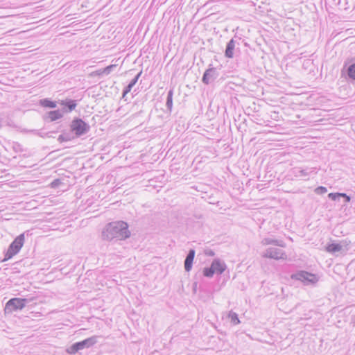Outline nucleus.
<instances>
[{"label": "nucleus", "instance_id": "f257e3e1", "mask_svg": "<svg viewBox=\"0 0 355 355\" xmlns=\"http://www.w3.org/2000/svg\"><path fill=\"white\" fill-rule=\"evenodd\" d=\"M130 236L128 225L126 222L119 220L108 223L102 232L101 236L107 241H123Z\"/></svg>", "mask_w": 355, "mask_h": 355}, {"label": "nucleus", "instance_id": "f03ea898", "mask_svg": "<svg viewBox=\"0 0 355 355\" xmlns=\"http://www.w3.org/2000/svg\"><path fill=\"white\" fill-rule=\"evenodd\" d=\"M98 338L97 336H93L82 341L76 342L67 349V352L69 354H74L80 350L91 347L98 342Z\"/></svg>", "mask_w": 355, "mask_h": 355}, {"label": "nucleus", "instance_id": "7ed1b4c3", "mask_svg": "<svg viewBox=\"0 0 355 355\" xmlns=\"http://www.w3.org/2000/svg\"><path fill=\"white\" fill-rule=\"evenodd\" d=\"M291 279L300 281L306 286L314 284L318 281L316 275L304 270H300L292 274Z\"/></svg>", "mask_w": 355, "mask_h": 355}, {"label": "nucleus", "instance_id": "20e7f679", "mask_svg": "<svg viewBox=\"0 0 355 355\" xmlns=\"http://www.w3.org/2000/svg\"><path fill=\"white\" fill-rule=\"evenodd\" d=\"M71 130L76 137H80L87 133L89 130V125L82 119L75 118L70 125Z\"/></svg>", "mask_w": 355, "mask_h": 355}, {"label": "nucleus", "instance_id": "39448f33", "mask_svg": "<svg viewBox=\"0 0 355 355\" xmlns=\"http://www.w3.org/2000/svg\"><path fill=\"white\" fill-rule=\"evenodd\" d=\"M30 302L31 299L27 298H12L6 304L5 310L9 312L21 310L26 306V304Z\"/></svg>", "mask_w": 355, "mask_h": 355}, {"label": "nucleus", "instance_id": "423d86ee", "mask_svg": "<svg viewBox=\"0 0 355 355\" xmlns=\"http://www.w3.org/2000/svg\"><path fill=\"white\" fill-rule=\"evenodd\" d=\"M320 168L317 167H295L292 169V175L297 178H306V180H309V177L311 173L317 174Z\"/></svg>", "mask_w": 355, "mask_h": 355}, {"label": "nucleus", "instance_id": "0eeeda50", "mask_svg": "<svg viewBox=\"0 0 355 355\" xmlns=\"http://www.w3.org/2000/svg\"><path fill=\"white\" fill-rule=\"evenodd\" d=\"M220 68L213 67L209 64V68L205 70L202 77V82L205 85H209L219 76Z\"/></svg>", "mask_w": 355, "mask_h": 355}, {"label": "nucleus", "instance_id": "6e6552de", "mask_svg": "<svg viewBox=\"0 0 355 355\" xmlns=\"http://www.w3.org/2000/svg\"><path fill=\"white\" fill-rule=\"evenodd\" d=\"M341 76L350 82H355V62L344 63L341 69Z\"/></svg>", "mask_w": 355, "mask_h": 355}, {"label": "nucleus", "instance_id": "1a4fd4ad", "mask_svg": "<svg viewBox=\"0 0 355 355\" xmlns=\"http://www.w3.org/2000/svg\"><path fill=\"white\" fill-rule=\"evenodd\" d=\"M263 257L278 259H286L287 256L284 250L278 248H270L263 254Z\"/></svg>", "mask_w": 355, "mask_h": 355}, {"label": "nucleus", "instance_id": "9d476101", "mask_svg": "<svg viewBox=\"0 0 355 355\" xmlns=\"http://www.w3.org/2000/svg\"><path fill=\"white\" fill-rule=\"evenodd\" d=\"M348 245H325V250L334 255L345 254L348 250Z\"/></svg>", "mask_w": 355, "mask_h": 355}, {"label": "nucleus", "instance_id": "9b49d317", "mask_svg": "<svg viewBox=\"0 0 355 355\" xmlns=\"http://www.w3.org/2000/svg\"><path fill=\"white\" fill-rule=\"evenodd\" d=\"M236 44L239 46V43L234 38H232L227 44L226 48L225 50V56L227 58H233L234 55V51L236 49H239L238 46L236 48Z\"/></svg>", "mask_w": 355, "mask_h": 355}, {"label": "nucleus", "instance_id": "f8f14e48", "mask_svg": "<svg viewBox=\"0 0 355 355\" xmlns=\"http://www.w3.org/2000/svg\"><path fill=\"white\" fill-rule=\"evenodd\" d=\"M59 103L64 106L62 110V112H71L77 106V103L76 100L67 98L65 100H62L59 102Z\"/></svg>", "mask_w": 355, "mask_h": 355}, {"label": "nucleus", "instance_id": "ddd939ff", "mask_svg": "<svg viewBox=\"0 0 355 355\" xmlns=\"http://www.w3.org/2000/svg\"><path fill=\"white\" fill-rule=\"evenodd\" d=\"M211 266H212L215 272L219 275L222 274L226 269L225 263L224 261L220 260L219 259H214Z\"/></svg>", "mask_w": 355, "mask_h": 355}, {"label": "nucleus", "instance_id": "4468645a", "mask_svg": "<svg viewBox=\"0 0 355 355\" xmlns=\"http://www.w3.org/2000/svg\"><path fill=\"white\" fill-rule=\"evenodd\" d=\"M195 257V250L193 249H191L184 260V269L187 272H189L192 268L193 261Z\"/></svg>", "mask_w": 355, "mask_h": 355}, {"label": "nucleus", "instance_id": "2eb2a0df", "mask_svg": "<svg viewBox=\"0 0 355 355\" xmlns=\"http://www.w3.org/2000/svg\"><path fill=\"white\" fill-rule=\"evenodd\" d=\"M22 246L23 245H9V248L5 254L3 261H8L14 255L17 254L20 251Z\"/></svg>", "mask_w": 355, "mask_h": 355}, {"label": "nucleus", "instance_id": "dca6fc26", "mask_svg": "<svg viewBox=\"0 0 355 355\" xmlns=\"http://www.w3.org/2000/svg\"><path fill=\"white\" fill-rule=\"evenodd\" d=\"M328 198L334 201L339 200L340 198H343L345 203L349 202L351 200L350 196L345 193H330L328 194Z\"/></svg>", "mask_w": 355, "mask_h": 355}, {"label": "nucleus", "instance_id": "f3484780", "mask_svg": "<svg viewBox=\"0 0 355 355\" xmlns=\"http://www.w3.org/2000/svg\"><path fill=\"white\" fill-rule=\"evenodd\" d=\"M63 113L64 112L60 110L50 111L47 112L46 118L49 119L50 121H55L61 119L63 116Z\"/></svg>", "mask_w": 355, "mask_h": 355}, {"label": "nucleus", "instance_id": "a211bd4d", "mask_svg": "<svg viewBox=\"0 0 355 355\" xmlns=\"http://www.w3.org/2000/svg\"><path fill=\"white\" fill-rule=\"evenodd\" d=\"M40 105L44 107L55 108L56 102L49 98H43L40 101Z\"/></svg>", "mask_w": 355, "mask_h": 355}, {"label": "nucleus", "instance_id": "6ab92c4d", "mask_svg": "<svg viewBox=\"0 0 355 355\" xmlns=\"http://www.w3.org/2000/svg\"><path fill=\"white\" fill-rule=\"evenodd\" d=\"M31 234H29V231L24 232L19 236H17L11 243L10 244H24L25 242V236L27 237L31 236Z\"/></svg>", "mask_w": 355, "mask_h": 355}, {"label": "nucleus", "instance_id": "aec40b11", "mask_svg": "<svg viewBox=\"0 0 355 355\" xmlns=\"http://www.w3.org/2000/svg\"><path fill=\"white\" fill-rule=\"evenodd\" d=\"M173 89H171L167 94L166 103V106L169 113L171 112L173 107Z\"/></svg>", "mask_w": 355, "mask_h": 355}, {"label": "nucleus", "instance_id": "412c9836", "mask_svg": "<svg viewBox=\"0 0 355 355\" xmlns=\"http://www.w3.org/2000/svg\"><path fill=\"white\" fill-rule=\"evenodd\" d=\"M228 317L230 318L231 322L233 324H238L240 323V320L239 319L237 313L235 312L230 311L228 314Z\"/></svg>", "mask_w": 355, "mask_h": 355}, {"label": "nucleus", "instance_id": "4be33fe9", "mask_svg": "<svg viewBox=\"0 0 355 355\" xmlns=\"http://www.w3.org/2000/svg\"><path fill=\"white\" fill-rule=\"evenodd\" d=\"M215 271L211 266L209 268H205L203 270V275L207 277H212Z\"/></svg>", "mask_w": 355, "mask_h": 355}, {"label": "nucleus", "instance_id": "5701e85b", "mask_svg": "<svg viewBox=\"0 0 355 355\" xmlns=\"http://www.w3.org/2000/svg\"><path fill=\"white\" fill-rule=\"evenodd\" d=\"M327 192V189L323 186H319L315 189V193L318 195H322Z\"/></svg>", "mask_w": 355, "mask_h": 355}, {"label": "nucleus", "instance_id": "b1692460", "mask_svg": "<svg viewBox=\"0 0 355 355\" xmlns=\"http://www.w3.org/2000/svg\"><path fill=\"white\" fill-rule=\"evenodd\" d=\"M116 64H110L105 68L103 69V72H104L105 75H109L114 68H116Z\"/></svg>", "mask_w": 355, "mask_h": 355}, {"label": "nucleus", "instance_id": "393cba45", "mask_svg": "<svg viewBox=\"0 0 355 355\" xmlns=\"http://www.w3.org/2000/svg\"><path fill=\"white\" fill-rule=\"evenodd\" d=\"M71 140V136L69 134L60 135L58 138V141L60 142L68 141Z\"/></svg>", "mask_w": 355, "mask_h": 355}, {"label": "nucleus", "instance_id": "a878e982", "mask_svg": "<svg viewBox=\"0 0 355 355\" xmlns=\"http://www.w3.org/2000/svg\"><path fill=\"white\" fill-rule=\"evenodd\" d=\"M142 73V71H141L140 72H139L135 76V78L129 83V85L132 86V87L136 85V83H137L139 78H140L141 75Z\"/></svg>", "mask_w": 355, "mask_h": 355}, {"label": "nucleus", "instance_id": "bb28decb", "mask_svg": "<svg viewBox=\"0 0 355 355\" xmlns=\"http://www.w3.org/2000/svg\"><path fill=\"white\" fill-rule=\"evenodd\" d=\"M132 89V87L128 85L127 86H125L124 87V89H123V92H122V98L126 101V99L125 98V96L131 91V89Z\"/></svg>", "mask_w": 355, "mask_h": 355}, {"label": "nucleus", "instance_id": "cd10ccee", "mask_svg": "<svg viewBox=\"0 0 355 355\" xmlns=\"http://www.w3.org/2000/svg\"><path fill=\"white\" fill-rule=\"evenodd\" d=\"M263 244L270 245V244H279V243L276 240H274L270 238H266V239H265V243Z\"/></svg>", "mask_w": 355, "mask_h": 355}, {"label": "nucleus", "instance_id": "c85d7f7f", "mask_svg": "<svg viewBox=\"0 0 355 355\" xmlns=\"http://www.w3.org/2000/svg\"><path fill=\"white\" fill-rule=\"evenodd\" d=\"M103 71V69H98L96 70L94 73L97 76H103V75H105L104 72L102 71Z\"/></svg>", "mask_w": 355, "mask_h": 355}, {"label": "nucleus", "instance_id": "c756f323", "mask_svg": "<svg viewBox=\"0 0 355 355\" xmlns=\"http://www.w3.org/2000/svg\"><path fill=\"white\" fill-rule=\"evenodd\" d=\"M60 180L58 179L57 180H55L52 183H51V185H52V187H55L58 183H59Z\"/></svg>", "mask_w": 355, "mask_h": 355}, {"label": "nucleus", "instance_id": "7c9ffc66", "mask_svg": "<svg viewBox=\"0 0 355 355\" xmlns=\"http://www.w3.org/2000/svg\"><path fill=\"white\" fill-rule=\"evenodd\" d=\"M3 119L0 118V128L3 127Z\"/></svg>", "mask_w": 355, "mask_h": 355}, {"label": "nucleus", "instance_id": "2f4dec72", "mask_svg": "<svg viewBox=\"0 0 355 355\" xmlns=\"http://www.w3.org/2000/svg\"><path fill=\"white\" fill-rule=\"evenodd\" d=\"M209 254H210V255H214V252H209Z\"/></svg>", "mask_w": 355, "mask_h": 355}]
</instances>
